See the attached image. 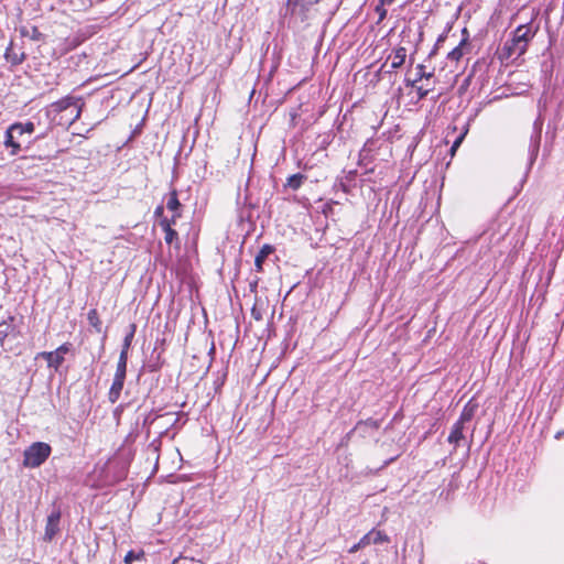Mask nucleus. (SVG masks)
<instances>
[{
    "label": "nucleus",
    "mask_w": 564,
    "mask_h": 564,
    "mask_svg": "<svg viewBox=\"0 0 564 564\" xmlns=\"http://www.w3.org/2000/svg\"><path fill=\"white\" fill-rule=\"evenodd\" d=\"M539 26H533L531 22L518 25L511 33V39L505 42L501 54L503 58L519 57L523 55L529 43L534 39Z\"/></svg>",
    "instance_id": "1"
},
{
    "label": "nucleus",
    "mask_w": 564,
    "mask_h": 564,
    "mask_svg": "<svg viewBox=\"0 0 564 564\" xmlns=\"http://www.w3.org/2000/svg\"><path fill=\"white\" fill-rule=\"evenodd\" d=\"M84 105L82 97L66 96L52 102L47 107V115L52 116L55 120L57 115H63L64 112L69 111V116L66 118L65 123L72 124L79 119Z\"/></svg>",
    "instance_id": "2"
},
{
    "label": "nucleus",
    "mask_w": 564,
    "mask_h": 564,
    "mask_svg": "<svg viewBox=\"0 0 564 564\" xmlns=\"http://www.w3.org/2000/svg\"><path fill=\"white\" fill-rule=\"evenodd\" d=\"M52 453V447L45 442H34L23 452V466L37 468L46 462Z\"/></svg>",
    "instance_id": "3"
},
{
    "label": "nucleus",
    "mask_w": 564,
    "mask_h": 564,
    "mask_svg": "<svg viewBox=\"0 0 564 564\" xmlns=\"http://www.w3.org/2000/svg\"><path fill=\"white\" fill-rule=\"evenodd\" d=\"M321 1L322 0H286V13L290 14L291 19L304 22L310 18L314 7Z\"/></svg>",
    "instance_id": "4"
},
{
    "label": "nucleus",
    "mask_w": 564,
    "mask_h": 564,
    "mask_svg": "<svg viewBox=\"0 0 564 564\" xmlns=\"http://www.w3.org/2000/svg\"><path fill=\"white\" fill-rule=\"evenodd\" d=\"M390 143L381 138H369L359 151L358 164L367 166L379 155L380 150L389 148Z\"/></svg>",
    "instance_id": "5"
},
{
    "label": "nucleus",
    "mask_w": 564,
    "mask_h": 564,
    "mask_svg": "<svg viewBox=\"0 0 564 564\" xmlns=\"http://www.w3.org/2000/svg\"><path fill=\"white\" fill-rule=\"evenodd\" d=\"M72 345L69 343H65L57 347L54 351H42L39 354V357L44 358L47 361V366L50 368H54L57 370L59 366L64 362V355L70 350Z\"/></svg>",
    "instance_id": "6"
},
{
    "label": "nucleus",
    "mask_w": 564,
    "mask_h": 564,
    "mask_svg": "<svg viewBox=\"0 0 564 564\" xmlns=\"http://www.w3.org/2000/svg\"><path fill=\"white\" fill-rule=\"evenodd\" d=\"M381 421L369 417L367 420H360L356 423L355 427L347 433L346 437L349 438L351 434L359 433L361 437L371 435V432L379 430Z\"/></svg>",
    "instance_id": "7"
},
{
    "label": "nucleus",
    "mask_w": 564,
    "mask_h": 564,
    "mask_svg": "<svg viewBox=\"0 0 564 564\" xmlns=\"http://www.w3.org/2000/svg\"><path fill=\"white\" fill-rule=\"evenodd\" d=\"M406 48L404 46L394 47L391 53L388 55L386 63L382 65V68L389 64V69L387 73H392L400 68L406 58Z\"/></svg>",
    "instance_id": "8"
},
{
    "label": "nucleus",
    "mask_w": 564,
    "mask_h": 564,
    "mask_svg": "<svg viewBox=\"0 0 564 564\" xmlns=\"http://www.w3.org/2000/svg\"><path fill=\"white\" fill-rule=\"evenodd\" d=\"M127 371L116 369L112 383L108 391V400L110 403L113 404L119 400L124 386Z\"/></svg>",
    "instance_id": "9"
},
{
    "label": "nucleus",
    "mask_w": 564,
    "mask_h": 564,
    "mask_svg": "<svg viewBox=\"0 0 564 564\" xmlns=\"http://www.w3.org/2000/svg\"><path fill=\"white\" fill-rule=\"evenodd\" d=\"M59 520L61 512L58 510H54L50 513L44 532L45 541H52L56 533L59 531Z\"/></svg>",
    "instance_id": "10"
},
{
    "label": "nucleus",
    "mask_w": 564,
    "mask_h": 564,
    "mask_svg": "<svg viewBox=\"0 0 564 564\" xmlns=\"http://www.w3.org/2000/svg\"><path fill=\"white\" fill-rule=\"evenodd\" d=\"M466 424L460 423L459 421H456L452 430L449 432V435L447 436V442L454 446V449L460 446V442L465 440L464 430Z\"/></svg>",
    "instance_id": "11"
},
{
    "label": "nucleus",
    "mask_w": 564,
    "mask_h": 564,
    "mask_svg": "<svg viewBox=\"0 0 564 564\" xmlns=\"http://www.w3.org/2000/svg\"><path fill=\"white\" fill-rule=\"evenodd\" d=\"M477 410H478V403L475 402L473 399L469 400L464 405L457 421H459L460 423H464V424L469 423L473 420V417L475 416Z\"/></svg>",
    "instance_id": "12"
},
{
    "label": "nucleus",
    "mask_w": 564,
    "mask_h": 564,
    "mask_svg": "<svg viewBox=\"0 0 564 564\" xmlns=\"http://www.w3.org/2000/svg\"><path fill=\"white\" fill-rule=\"evenodd\" d=\"M17 138H19L17 135V133L14 131H10V127L7 129L6 131V134H4V147L6 148H9L10 149V154L11 155H18L19 152L21 151V145L19 142H17Z\"/></svg>",
    "instance_id": "13"
},
{
    "label": "nucleus",
    "mask_w": 564,
    "mask_h": 564,
    "mask_svg": "<svg viewBox=\"0 0 564 564\" xmlns=\"http://www.w3.org/2000/svg\"><path fill=\"white\" fill-rule=\"evenodd\" d=\"M15 318L9 316L7 319L0 322V343H2L8 336L14 335L17 326L14 323Z\"/></svg>",
    "instance_id": "14"
},
{
    "label": "nucleus",
    "mask_w": 564,
    "mask_h": 564,
    "mask_svg": "<svg viewBox=\"0 0 564 564\" xmlns=\"http://www.w3.org/2000/svg\"><path fill=\"white\" fill-rule=\"evenodd\" d=\"M540 140H541V133L536 132L535 134L531 135L530 139V145H529V167L532 166L534 163L539 149H540Z\"/></svg>",
    "instance_id": "15"
},
{
    "label": "nucleus",
    "mask_w": 564,
    "mask_h": 564,
    "mask_svg": "<svg viewBox=\"0 0 564 564\" xmlns=\"http://www.w3.org/2000/svg\"><path fill=\"white\" fill-rule=\"evenodd\" d=\"M273 247L270 245H263L254 258V267L258 272L262 271L264 260L273 252Z\"/></svg>",
    "instance_id": "16"
},
{
    "label": "nucleus",
    "mask_w": 564,
    "mask_h": 564,
    "mask_svg": "<svg viewBox=\"0 0 564 564\" xmlns=\"http://www.w3.org/2000/svg\"><path fill=\"white\" fill-rule=\"evenodd\" d=\"M306 175L302 173H296L286 178V182L284 184V188H290L292 191H297L303 183L306 181Z\"/></svg>",
    "instance_id": "17"
},
{
    "label": "nucleus",
    "mask_w": 564,
    "mask_h": 564,
    "mask_svg": "<svg viewBox=\"0 0 564 564\" xmlns=\"http://www.w3.org/2000/svg\"><path fill=\"white\" fill-rule=\"evenodd\" d=\"M35 130V124L31 121L28 122H15L10 126V131H14L18 137H21L24 133H33Z\"/></svg>",
    "instance_id": "18"
},
{
    "label": "nucleus",
    "mask_w": 564,
    "mask_h": 564,
    "mask_svg": "<svg viewBox=\"0 0 564 564\" xmlns=\"http://www.w3.org/2000/svg\"><path fill=\"white\" fill-rule=\"evenodd\" d=\"M180 207H181V203L177 197V192H176V189H173L169 194V197L166 200V208L172 212H177L180 209Z\"/></svg>",
    "instance_id": "19"
},
{
    "label": "nucleus",
    "mask_w": 564,
    "mask_h": 564,
    "mask_svg": "<svg viewBox=\"0 0 564 564\" xmlns=\"http://www.w3.org/2000/svg\"><path fill=\"white\" fill-rule=\"evenodd\" d=\"M145 553L143 550L134 551L130 550L123 558L124 564H132L134 561L144 558Z\"/></svg>",
    "instance_id": "20"
},
{
    "label": "nucleus",
    "mask_w": 564,
    "mask_h": 564,
    "mask_svg": "<svg viewBox=\"0 0 564 564\" xmlns=\"http://www.w3.org/2000/svg\"><path fill=\"white\" fill-rule=\"evenodd\" d=\"M415 69H416L415 77L419 82H421L422 79L430 82L434 77V72H426L425 66L423 64H417Z\"/></svg>",
    "instance_id": "21"
},
{
    "label": "nucleus",
    "mask_w": 564,
    "mask_h": 564,
    "mask_svg": "<svg viewBox=\"0 0 564 564\" xmlns=\"http://www.w3.org/2000/svg\"><path fill=\"white\" fill-rule=\"evenodd\" d=\"M87 319L89 324L97 329V332L101 330V321L99 318L97 310H90L87 314Z\"/></svg>",
    "instance_id": "22"
},
{
    "label": "nucleus",
    "mask_w": 564,
    "mask_h": 564,
    "mask_svg": "<svg viewBox=\"0 0 564 564\" xmlns=\"http://www.w3.org/2000/svg\"><path fill=\"white\" fill-rule=\"evenodd\" d=\"M135 330H137V325L135 324H130L129 325V330L127 332V334H126V336L123 338V343H122V347L123 348L130 349L132 340H133L134 335H135Z\"/></svg>",
    "instance_id": "23"
},
{
    "label": "nucleus",
    "mask_w": 564,
    "mask_h": 564,
    "mask_svg": "<svg viewBox=\"0 0 564 564\" xmlns=\"http://www.w3.org/2000/svg\"><path fill=\"white\" fill-rule=\"evenodd\" d=\"M370 532L373 544H382L389 542V536L384 532L375 529H372Z\"/></svg>",
    "instance_id": "24"
},
{
    "label": "nucleus",
    "mask_w": 564,
    "mask_h": 564,
    "mask_svg": "<svg viewBox=\"0 0 564 564\" xmlns=\"http://www.w3.org/2000/svg\"><path fill=\"white\" fill-rule=\"evenodd\" d=\"M6 58L7 61L11 62L13 65H19L24 59V54L18 55L17 53L12 52L11 47H8L6 51Z\"/></svg>",
    "instance_id": "25"
},
{
    "label": "nucleus",
    "mask_w": 564,
    "mask_h": 564,
    "mask_svg": "<svg viewBox=\"0 0 564 564\" xmlns=\"http://www.w3.org/2000/svg\"><path fill=\"white\" fill-rule=\"evenodd\" d=\"M128 352H129V349L121 347V351H120L119 359H118L117 367H116L117 370L127 371Z\"/></svg>",
    "instance_id": "26"
},
{
    "label": "nucleus",
    "mask_w": 564,
    "mask_h": 564,
    "mask_svg": "<svg viewBox=\"0 0 564 564\" xmlns=\"http://www.w3.org/2000/svg\"><path fill=\"white\" fill-rule=\"evenodd\" d=\"M465 45H460V43L455 46L448 54H447V59L452 61V62H458L463 55H464V51H463V47Z\"/></svg>",
    "instance_id": "27"
},
{
    "label": "nucleus",
    "mask_w": 564,
    "mask_h": 564,
    "mask_svg": "<svg viewBox=\"0 0 564 564\" xmlns=\"http://www.w3.org/2000/svg\"><path fill=\"white\" fill-rule=\"evenodd\" d=\"M164 240L167 245H172L174 241H178V235L173 228L164 230Z\"/></svg>",
    "instance_id": "28"
},
{
    "label": "nucleus",
    "mask_w": 564,
    "mask_h": 564,
    "mask_svg": "<svg viewBox=\"0 0 564 564\" xmlns=\"http://www.w3.org/2000/svg\"><path fill=\"white\" fill-rule=\"evenodd\" d=\"M180 216H181V214H180V213H176V214H174V215H173V217H172L171 219H169V218H162V219L160 220V223H159V224H160V227L162 228V230L164 231V230H166V229H169V228H172V225H174V224H175V219H176L177 217H180Z\"/></svg>",
    "instance_id": "29"
},
{
    "label": "nucleus",
    "mask_w": 564,
    "mask_h": 564,
    "mask_svg": "<svg viewBox=\"0 0 564 564\" xmlns=\"http://www.w3.org/2000/svg\"><path fill=\"white\" fill-rule=\"evenodd\" d=\"M387 3H381V0H379V3L376 6V13L378 14V22L383 21L387 18L388 11L384 8Z\"/></svg>",
    "instance_id": "30"
},
{
    "label": "nucleus",
    "mask_w": 564,
    "mask_h": 564,
    "mask_svg": "<svg viewBox=\"0 0 564 564\" xmlns=\"http://www.w3.org/2000/svg\"><path fill=\"white\" fill-rule=\"evenodd\" d=\"M434 87H424L423 85L416 86V93L419 96V99H424L430 91H432Z\"/></svg>",
    "instance_id": "31"
},
{
    "label": "nucleus",
    "mask_w": 564,
    "mask_h": 564,
    "mask_svg": "<svg viewBox=\"0 0 564 564\" xmlns=\"http://www.w3.org/2000/svg\"><path fill=\"white\" fill-rule=\"evenodd\" d=\"M360 545L362 547L369 545L372 543V540H371V532L369 531L367 534H365L359 541Z\"/></svg>",
    "instance_id": "32"
},
{
    "label": "nucleus",
    "mask_w": 564,
    "mask_h": 564,
    "mask_svg": "<svg viewBox=\"0 0 564 564\" xmlns=\"http://www.w3.org/2000/svg\"><path fill=\"white\" fill-rule=\"evenodd\" d=\"M335 203L334 202H328V203H325L323 208H322V213L325 215V216H328L332 212H333V205Z\"/></svg>",
    "instance_id": "33"
},
{
    "label": "nucleus",
    "mask_w": 564,
    "mask_h": 564,
    "mask_svg": "<svg viewBox=\"0 0 564 564\" xmlns=\"http://www.w3.org/2000/svg\"><path fill=\"white\" fill-rule=\"evenodd\" d=\"M462 35H463V37H462V40L459 42L460 45H467L468 41H469V32H468L467 28H464L462 30Z\"/></svg>",
    "instance_id": "34"
},
{
    "label": "nucleus",
    "mask_w": 564,
    "mask_h": 564,
    "mask_svg": "<svg viewBox=\"0 0 564 564\" xmlns=\"http://www.w3.org/2000/svg\"><path fill=\"white\" fill-rule=\"evenodd\" d=\"M344 193L350 192V184L348 182L340 181L337 185Z\"/></svg>",
    "instance_id": "35"
},
{
    "label": "nucleus",
    "mask_w": 564,
    "mask_h": 564,
    "mask_svg": "<svg viewBox=\"0 0 564 564\" xmlns=\"http://www.w3.org/2000/svg\"><path fill=\"white\" fill-rule=\"evenodd\" d=\"M464 139V134H460L453 143L452 148H451V151L454 153L455 150L459 147V144L462 143Z\"/></svg>",
    "instance_id": "36"
},
{
    "label": "nucleus",
    "mask_w": 564,
    "mask_h": 564,
    "mask_svg": "<svg viewBox=\"0 0 564 564\" xmlns=\"http://www.w3.org/2000/svg\"><path fill=\"white\" fill-rule=\"evenodd\" d=\"M251 315L256 321L262 319L261 313L256 307L252 308Z\"/></svg>",
    "instance_id": "37"
},
{
    "label": "nucleus",
    "mask_w": 564,
    "mask_h": 564,
    "mask_svg": "<svg viewBox=\"0 0 564 564\" xmlns=\"http://www.w3.org/2000/svg\"><path fill=\"white\" fill-rule=\"evenodd\" d=\"M360 549H362V546L360 545L359 542H357L356 544H354L350 549H349V553H356L358 552Z\"/></svg>",
    "instance_id": "38"
},
{
    "label": "nucleus",
    "mask_w": 564,
    "mask_h": 564,
    "mask_svg": "<svg viewBox=\"0 0 564 564\" xmlns=\"http://www.w3.org/2000/svg\"><path fill=\"white\" fill-rule=\"evenodd\" d=\"M417 83L419 80L416 79V77L414 79H405L406 86L416 87Z\"/></svg>",
    "instance_id": "39"
},
{
    "label": "nucleus",
    "mask_w": 564,
    "mask_h": 564,
    "mask_svg": "<svg viewBox=\"0 0 564 564\" xmlns=\"http://www.w3.org/2000/svg\"><path fill=\"white\" fill-rule=\"evenodd\" d=\"M163 213V207L162 206H158L155 208V215H161Z\"/></svg>",
    "instance_id": "40"
},
{
    "label": "nucleus",
    "mask_w": 564,
    "mask_h": 564,
    "mask_svg": "<svg viewBox=\"0 0 564 564\" xmlns=\"http://www.w3.org/2000/svg\"><path fill=\"white\" fill-rule=\"evenodd\" d=\"M444 39H445L444 34L440 35L436 43L438 44V43L443 42Z\"/></svg>",
    "instance_id": "41"
},
{
    "label": "nucleus",
    "mask_w": 564,
    "mask_h": 564,
    "mask_svg": "<svg viewBox=\"0 0 564 564\" xmlns=\"http://www.w3.org/2000/svg\"><path fill=\"white\" fill-rule=\"evenodd\" d=\"M296 117H297V113L295 111L291 113V120L292 121H294Z\"/></svg>",
    "instance_id": "42"
},
{
    "label": "nucleus",
    "mask_w": 564,
    "mask_h": 564,
    "mask_svg": "<svg viewBox=\"0 0 564 564\" xmlns=\"http://www.w3.org/2000/svg\"><path fill=\"white\" fill-rule=\"evenodd\" d=\"M394 0H381V3H388L391 4Z\"/></svg>",
    "instance_id": "43"
},
{
    "label": "nucleus",
    "mask_w": 564,
    "mask_h": 564,
    "mask_svg": "<svg viewBox=\"0 0 564 564\" xmlns=\"http://www.w3.org/2000/svg\"><path fill=\"white\" fill-rule=\"evenodd\" d=\"M424 87H434V85H431L429 82H426L425 85H423Z\"/></svg>",
    "instance_id": "44"
},
{
    "label": "nucleus",
    "mask_w": 564,
    "mask_h": 564,
    "mask_svg": "<svg viewBox=\"0 0 564 564\" xmlns=\"http://www.w3.org/2000/svg\"><path fill=\"white\" fill-rule=\"evenodd\" d=\"M177 422H178V417L173 422V424H172V425H173V426H174V425H176V424H177Z\"/></svg>",
    "instance_id": "45"
},
{
    "label": "nucleus",
    "mask_w": 564,
    "mask_h": 564,
    "mask_svg": "<svg viewBox=\"0 0 564 564\" xmlns=\"http://www.w3.org/2000/svg\"><path fill=\"white\" fill-rule=\"evenodd\" d=\"M122 477H123V474L121 476H119L116 480H120V479H122Z\"/></svg>",
    "instance_id": "46"
}]
</instances>
